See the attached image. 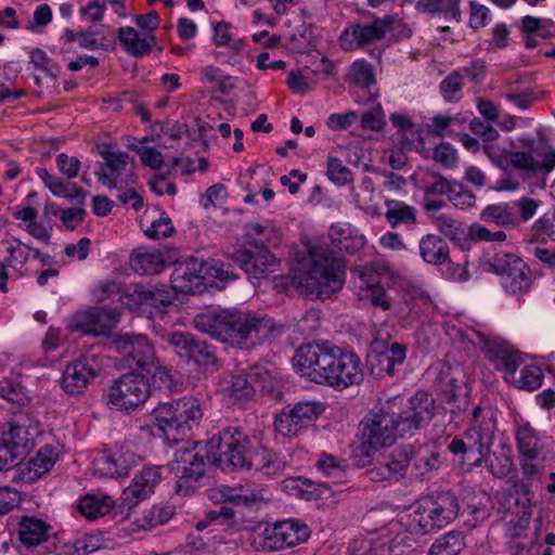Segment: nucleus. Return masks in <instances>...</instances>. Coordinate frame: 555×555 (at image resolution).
I'll use <instances>...</instances> for the list:
<instances>
[{"label":"nucleus","mask_w":555,"mask_h":555,"mask_svg":"<svg viewBox=\"0 0 555 555\" xmlns=\"http://www.w3.org/2000/svg\"><path fill=\"white\" fill-rule=\"evenodd\" d=\"M173 232L172 221L164 211H160L158 217L152 220L151 225L144 230V234L152 240L170 237Z\"/></svg>","instance_id":"680f3d73"},{"label":"nucleus","mask_w":555,"mask_h":555,"mask_svg":"<svg viewBox=\"0 0 555 555\" xmlns=\"http://www.w3.org/2000/svg\"><path fill=\"white\" fill-rule=\"evenodd\" d=\"M518 451L521 456L538 459L541 455L542 446L537 431L529 425L518 427L516 431Z\"/></svg>","instance_id":"c03bdc74"},{"label":"nucleus","mask_w":555,"mask_h":555,"mask_svg":"<svg viewBox=\"0 0 555 555\" xmlns=\"http://www.w3.org/2000/svg\"><path fill=\"white\" fill-rule=\"evenodd\" d=\"M435 410V400L424 391H417L408 400L390 398L361 421V443L367 452L390 447L398 438L414 435L433 418Z\"/></svg>","instance_id":"f257e3e1"},{"label":"nucleus","mask_w":555,"mask_h":555,"mask_svg":"<svg viewBox=\"0 0 555 555\" xmlns=\"http://www.w3.org/2000/svg\"><path fill=\"white\" fill-rule=\"evenodd\" d=\"M113 344L146 375L158 377L165 384L171 382L169 369L160 363L145 335L120 334L114 337Z\"/></svg>","instance_id":"0eeeda50"},{"label":"nucleus","mask_w":555,"mask_h":555,"mask_svg":"<svg viewBox=\"0 0 555 555\" xmlns=\"http://www.w3.org/2000/svg\"><path fill=\"white\" fill-rule=\"evenodd\" d=\"M92 473L98 477H115L117 468L114 464L112 452L102 451L94 455L92 460Z\"/></svg>","instance_id":"e2e57ef3"},{"label":"nucleus","mask_w":555,"mask_h":555,"mask_svg":"<svg viewBox=\"0 0 555 555\" xmlns=\"http://www.w3.org/2000/svg\"><path fill=\"white\" fill-rule=\"evenodd\" d=\"M204 261L196 258H188L178 262L170 276L171 287L181 294H194L204 289Z\"/></svg>","instance_id":"6ab92c4d"},{"label":"nucleus","mask_w":555,"mask_h":555,"mask_svg":"<svg viewBox=\"0 0 555 555\" xmlns=\"http://www.w3.org/2000/svg\"><path fill=\"white\" fill-rule=\"evenodd\" d=\"M411 453L410 447L393 450L367 470L369 478L374 482L400 480L409 466Z\"/></svg>","instance_id":"aec40b11"},{"label":"nucleus","mask_w":555,"mask_h":555,"mask_svg":"<svg viewBox=\"0 0 555 555\" xmlns=\"http://www.w3.org/2000/svg\"><path fill=\"white\" fill-rule=\"evenodd\" d=\"M63 38L66 42H77L80 48L87 50H99L105 48L104 39L100 38V31L92 28L80 31L65 29Z\"/></svg>","instance_id":"de8ad7c7"},{"label":"nucleus","mask_w":555,"mask_h":555,"mask_svg":"<svg viewBox=\"0 0 555 555\" xmlns=\"http://www.w3.org/2000/svg\"><path fill=\"white\" fill-rule=\"evenodd\" d=\"M385 218L391 228H396L401 223L414 224L416 222V210L414 207L401 201L386 199Z\"/></svg>","instance_id":"79ce46f5"},{"label":"nucleus","mask_w":555,"mask_h":555,"mask_svg":"<svg viewBox=\"0 0 555 555\" xmlns=\"http://www.w3.org/2000/svg\"><path fill=\"white\" fill-rule=\"evenodd\" d=\"M323 412L324 406L319 401H300L287 405L275 417V430L284 437L296 436L311 426Z\"/></svg>","instance_id":"ddd939ff"},{"label":"nucleus","mask_w":555,"mask_h":555,"mask_svg":"<svg viewBox=\"0 0 555 555\" xmlns=\"http://www.w3.org/2000/svg\"><path fill=\"white\" fill-rule=\"evenodd\" d=\"M328 237L334 247L350 254L362 248L365 243L364 236L349 223L333 224L330 228Z\"/></svg>","instance_id":"f704fd0d"},{"label":"nucleus","mask_w":555,"mask_h":555,"mask_svg":"<svg viewBox=\"0 0 555 555\" xmlns=\"http://www.w3.org/2000/svg\"><path fill=\"white\" fill-rule=\"evenodd\" d=\"M130 267L140 274H156L164 269L165 261L159 250L139 247L130 256Z\"/></svg>","instance_id":"e433bc0d"},{"label":"nucleus","mask_w":555,"mask_h":555,"mask_svg":"<svg viewBox=\"0 0 555 555\" xmlns=\"http://www.w3.org/2000/svg\"><path fill=\"white\" fill-rule=\"evenodd\" d=\"M348 79L361 88H369L375 81L372 65L364 59L356 60L349 68Z\"/></svg>","instance_id":"6e6d98bb"},{"label":"nucleus","mask_w":555,"mask_h":555,"mask_svg":"<svg viewBox=\"0 0 555 555\" xmlns=\"http://www.w3.org/2000/svg\"><path fill=\"white\" fill-rule=\"evenodd\" d=\"M119 300L130 310L139 308H156L167 307L171 304V300L164 292L159 289H146L144 287L133 286L129 288L125 294L119 296Z\"/></svg>","instance_id":"c85d7f7f"},{"label":"nucleus","mask_w":555,"mask_h":555,"mask_svg":"<svg viewBox=\"0 0 555 555\" xmlns=\"http://www.w3.org/2000/svg\"><path fill=\"white\" fill-rule=\"evenodd\" d=\"M548 241L555 242V212L542 216L531 227L530 242L546 243Z\"/></svg>","instance_id":"13d9d810"},{"label":"nucleus","mask_w":555,"mask_h":555,"mask_svg":"<svg viewBox=\"0 0 555 555\" xmlns=\"http://www.w3.org/2000/svg\"><path fill=\"white\" fill-rule=\"evenodd\" d=\"M116 309L92 308L76 312L70 319V327L86 335H107L119 322Z\"/></svg>","instance_id":"dca6fc26"},{"label":"nucleus","mask_w":555,"mask_h":555,"mask_svg":"<svg viewBox=\"0 0 555 555\" xmlns=\"http://www.w3.org/2000/svg\"><path fill=\"white\" fill-rule=\"evenodd\" d=\"M118 39L124 46L125 51L137 57L149 54L155 44V36L153 34L140 37L138 31L130 26L119 28Z\"/></svg>","instance_id":"4c0bfd02"},{"label":"nucleus","mask_w":555,"mask_h":555,"mask_svg":"<svg viewBox=\"0 0 555 555\" xmlns=\"http://www.w3.org/2000/svg\"><path fill=\"white\" fill-rule=\"evenodd\" d=\"M401 519L406 530L414 534L423 535L438 530L424 499L416 502Z\"/></svg>","instance_id":"c9c22d12"},{"label":"nucleus","mask_w":555,"mask_h":555,"mask_svg":"<svg viewBox=\"0 0 555 555\" xmlns=\"http://www.w3.org/2000/svg\"><path fill=\"white\" fill-rule=\"evenodd\" d=\"M390 121L398 129L397 135L401 138L402 149H411L417 135V130L412 120L404 114H392Z\"/></svg>","instance_id":"5fc2aeb1"},{"label":"nucleus","mask_w":555,"mask_h":555,"mask_svg":"<svg viewBox=\"0 0 555 555\" xmlns=\"http://www.w3.org/2000/svg\"><path fill=\"white\" fill-rule=\"evenodd\" d=\"M212 42L217 47H229L234 53H240L245 42L243 39H233L230 31L231 25L227 22H217L212 24Z\"/></svg>","instance_id":"3c124183"},{"label":"nucleus","mask_w":555,"mask_h":555,"mask_svg":"<svg viewBox=\"0 0 555 555\" xmlns=\"http://www.w3.org/2000/svg\"><path fill=\"white\" fill-rule=\"evenodd\" d=\"M164 339L180 358L189 359L197 337L189 332L176 331L166 334Z\"/></svg>","instance_id":"603ef678"},{"label":"nucleus","mask_w":555,"mask_h":555,"mask_svg":"<svg viewBox=\"0 0 555 555\" xmlns=\"http://www.w3.org/2000/svg\"><path fill=\"white\" fill-rule=\"evenodd\" d=\"M150 396V386L143 376L129 373L119 377L109 388L108 403L119 411H133Z\"/></svg>","instance_id":"f8f14e48"},{"label":"nucleus","mask_w":555,"mask_h":555,"mask_svg":"<svg viewBox=\"0 0 555 555\" xmlns=\"http://www.w3.org/2000/svg\"><path fill=\"white\" fill-rule=\"evenodd\" d=\"M29 64L34 66L35 72L44 77L55 79L59 75L57 65L41 49H34L29 52Z\"/></svg>","instance_id":"bf43d9fd"},{"label":"nucleus","mask_w":555,"mask_h":555,"mask_svg":"<svg viewBox=\"0 0 555 555\" xmlns=\"http://www.w3.org/2000/svg\"><path fill=\"white\" fill-rule=\"evenodd\" d=\"M204 287L206 285H215L217 287H222L227 282L232 281L236 278L233 271H231L228 266L220 261H204Z\"/></svg>","instance_id":"49530a36"},{"label":"nucleus","mask_w":555,"mask_h":555,"mask_svg":"<svg viewBox=\"0 0 555 555\" xmlns=\"http://www.w3.org/2000/svg\"><path fill=\"white\" fill-rule=\"evenodd\" d=\"M30 258H40L43 261L39 250L33 249L15 237H8L0 242V267L3 270L15 275H22Z\"/></svg>","instance_id":"a211bd4d"},{"label":"nucleus","mask_w":555,"mask_h":555,"mask_svg":"<svg viewBox=\"0 0 555 555\" xmlns=\"http://www.w3.org/2000/svg\"><path fill=\"white\" fill-rule=\"evenodd\" d=\"M481 217L485 221L494 222L503 227L516 224L514 208L506 203L487 206L482 210Z\"/></svg>","instance_id":"8fccbe9b"},{"label":"nucleus","mask_w":555,"mask_h":555,"mask_svg":"<svg viewBox=\"0 0 555 555\" xmlns=\"http://www.w3.org/2000/svg\"><path fill=\"white\" fill-rule=\"evenodd\" d=\"M464 546L463 534L459 531H450L431 544L429 555H459Z\"/></svg>","instance_id":"a18cd8bd"},{"label":"nucleus","mask_w":555,"mask_h":555,"mask_svg":"<svg viewBox=\"0 0 555 555\" xmlns=\"http://www.w3.org/2000/svg\"><path fill=\"white\" fill-rule=\"evenodd\" d=\"M59 457L53 447L46 446L40 448L36 455L28 462V479L36 480L47 474L56 463Z\"/></svg>","instance_id":"a19ab883"},{"label":"nucleus","mask_w":555,"mask_h":555,"mask_svg":"<svg viewBox=\"0 0 555 555\" xmlns=\"http://www.w3.org/2000/svg\"><path fill=\"white\" fill-rule=\"evenodd\" d=\"M357 274V287L365 293L363 296L367 298L373 306L384 311L389 310L391 308L390 297L384 287L378 284L374 271L370 268H362Z\"/></svg>","instance_id":"2f4dec72"},{"label":"nucleus","mask_w":555,"mask_h":555,"mask_svg":"<svg viewBox=\"0 0 555 555\" xmlns=\"http://www.w3.org/2000/svg\"><path fill=\"white\" fill-rule=\"evenodd\" d=\"M326 175L327 178L337 185H345L353 180L352 172L344 166L343 162L333 155L327 156Z\"/></svg>","instance_id":"052dcab7"},{"label":"nucleus","mask_w":555,"mask_h":555,"mask_svg":"<svg viewBox=\"0 0 555 555\" xmlns=\"http://www.w3.org/2000/svg\"><path fill=\"white\" fill-rule=\"evenodd\" d=\"M293 281L305 294L330 297L345 283L344 266L326 247L311 246L298 260Z\"/></svg>","instance_id":"7ed1b4c3"},{"label":"nucleus","mask_w":555,"mask_h":555,"mask_svg":"<svg viewBox=\"0 0 555 555\" xmlns=\"http://www.w3.org/2000/svg\"><path fill=\"white\" fill-rule=\"evenodd\" d=\"M337 352L338 347L328 341L306 344L297 349L294 367L311 382L327 386Z\"/></svg>","instance_id":"423d86ee"},{"label":"nucleus","mask_w":555,"mask_h":555,"mask_svg":"<svg viewBox=\"0 0 555 555\" xmlns=\"http://www.w3.org/2000/svg\"><path fill=\"white\" fill-rule=\"evenodd\" d=\"M543 377V371L540 366L529 364L521 369L518 378L515 377V380H511L509 383H514L519 389L532 391L541 387Z\"/></svg>","instance_id":"4d7b16f0"},{"label":"nucleus","mask_w":555,"mask_h":555,"mask_svg":"<svg viewBox=\"0 0 555 555\" xmlns=\"http://www.w3.org/2000/svg\"><path fill=\"white\" fill-rule=\"evenodd\" d=\"M315 82H318V78L312 77L309 68L304 72L292 70L288 73L287 85L294 93L304 94Z\"/></svg>","instance_id":"338daca9"},{"label":"nucleus","mask_w":555,"mask_h":555,"mask_svg":"<svg viewBox=\"0 0 555 555\" xmlns=\"http://www.w3.org/2000/svg\"><path fill=\"white\" fill-rule=\"evenodd\" d=\"M380 344L375 341L373 344V350L375 352L373 363L374 369H377V374H386L392 376L396 373V367L401 365L406 357V347L403 344L397 341L391 343L379 350Z\"/></svg>","instance_id":"c756f323"},{"label":"nucleus","mask_w":555,"mask_h":555,"mask_svg":"<svg viewBox=\"0 0 555 555\" xmlns=\"http://www.w3.org/2000/svg\"><path fill=\"white\" fill-rule=\"evenodd\" d=\"M115 505V501L107 494H87L78 504V512L88 519H94L108 514Z\"/></svg>","instance_id":"ea45409f"},{"label":"nucleus","mask_w":555,"mask_h":555,"mask_svg":"<svg viewBox=\"0 0 555 555\" xmlns=\"http://www.w3.org/2000/svg\"><path fill=\"white\" fill-rule=\"evenodd\" d=\"M208 459L224 472L253 467L254 455L248 437L236 427L224 429L208 442Z\"/></svg>","instance_id":"39448f33"},{"label":"nucleus","mask_w":555,"mask_h":555,"mask_svg":"<svg viewBox=\"0 0 555 555\" xmlns=\"http://www.w3.org/2000/svg\"><path fill=\"white\" fill-rule=\"evenodd\" d=\"M50 526L35 516H24L18 522V540L22 547L33 548L49 538Z\"/></svg>","instance_id":"473e14b6"},{"label":"nucleus","mask_w":555,"mask_h":555,"mask_svg":"<svg viewBox=\"0 0 555 555\" xmlns=\"http://www.w3.org/2000/svg\"><path fill=\"white\" fill-rule=\"evenodd\" d=\"M330 372L327 386L343 390L352 385L360 384L363 379V369L360 358L353 352H338Z\"/></svg>","instance_id":"f3484780"},{"label":"nucleus","mask_w":555,"mask_h":555,"mask_svg":"<svg viewBox=\"0 0 555 555\" xmlns=\"http://www.w3.org/2000/svg\"><path fill=\"white\" fill-rule=\"evenodd\" d=\"M429 512L439 529L444 528L459 515V502L452 492H439L436 495L424 498Z\"/></svg>","instance_id":"a878e982"},{"label":"nucleus","mask_w":555,"mask_h":555,"mask_svg":"<svg viewBox=\"0 0 555 555\" xmlns=\"http://www.w3.org/2000/svg\"><path fill=\"white\" fill-rule=\"evenodd\" d=\"M391 23V18L375 20L371 24L353 25L344 29L340 35V47L345 51H353L365 43L382 39Z\"/></svg>","instance_id":"412c9836"},{"label":"nucleus","mask_w":555,"mask_h":555,"mask_svg":"<svg viewBox=\"0 0 555 555\" xmlns=\"http://www.w3.org/2000/svg\"><path fill=\"white\" fill-rule=\"evenodd\" d=\"M195 330L232 347L249 349L274 335L272 319L238 309H208L193 319Z\"/></svg>","instance_id":"f03ea898"},{"label":"nucleus","mask_w":555,"mask_h":555,"mask_svg":"<svg viewBox=\"0 0 555 555\" xmlns=\"http://www.w3.org/2000/svg\"><path fill=\"white\" fill-rule=\"evenodd\" d=\"M463 75L455 70L441 80L439 90L447 102L455 103L463 98Z\"/></svg>","instance_id":"864d4df0"},{"label":"nucleus","mask_w":555,"mask_h":555,"mask_svg":"<svg viewBox=\"0 0 555 555\" xmlns=\"http://www.w3.org/2000/svg\"><path fill=\"white\" fill-rule=\"evenodd\" d=\"M482 150L489 159L499 167L503 165L508 156L513 167L531 173L548 175L555 169V149L550 146L541 151H534V155L529 152H508L491 142L486 143Z\"/></svg>","instance_id":"1a4fd4ad"},{"label":"nucleus","mask_w":555,"mask_h":555,"mask_svg":"<svg viewBox=\"0 0 555 555\" xmlns=\"http://www.w3.org/2000/svg\"><path fill=\"white\" fill-rule=\"evenodd\" d=\"M102 156L105 162L101 164L95 171L98 181L108 189H116L118 188L122 172L128 166L129 155L120 151H105L102 153Z\"/></svg>","instance_id":"393cba45"},{"label":"nucleus","mask_w":555,"mask_h":555,"mask_svg":"<svg viewBox=\"0 0 555 555\" xmlns=\"http://www.w3.org/2000/svg\"><path fill=\"white\" fill-rule=\"evenodd\" d=\"M220 499L237 506L249 507L266 500V490L254 483L227 486L217 488Z\"/></svg>","instance_id":"cd10ccee"},{"label":"nucleus","mask_w":555,"mask_h":555,"mask_svg":"<svg viewBox=\"0 0 555 555\" xmlns=\"http://www.w3.org/2000/svg\"><path fill=\"white\" fill-rule=\"evenodd\" d=\"M420 256L422 259L431 266H439L444 263L450 256V250L447 242L435 234H427L420 240L418 243Z\"/></svg>","instance_id":"58836bf2"},{"label":"nucleus","mask_w":555,"mask_h":555,"mask_svg":"<svg viewBox=\"0 0 555 555\" xmlns=\"http://www.w3.org/2000/svg\"><path fill=\"white\" fill-rule=\"evenodd\" d=\"M169 469L179 479L176 492L186 495L191 488L189 482L198 480L205 473L204 456L196 447L178 449L169 463Z\"/></svg>","instance_id":"4468645a"},{"label":"nucleus","mask_w":555,"mask_h":555,"mask_svg":"<svg viewBox=\"0 0 555 555\" xmlns=\"http://www.w3.org/2000/svg\"><path fill=\"white\" fill-rule=\"evenodd\" d=\"M489 267L500 276L501 285L511 295L526 293L531 287V271L515 254L499 251L489 260Z\"/></svg>","instance_id":"9d476101"},{"label":"nucleus","mask_w":555,"mask_h":555,"mask_svg":"<svg viewBox=\"0 0 555 555\" xmlns=\"http://www.w3.org/2000/svg\"><path fill=\"white\" fill-rule=\"evenodd\" d=\"M448 199L457 208L466 209L475 204V195L462 183L453 180Z\"/></svg>","instance_id":"69168bd1"},{"label":"nucleus","mask_w":555,"mask_h":555,"mask_svg":"<svg viewBox=\"0 0 555 555\" xmlns=\"http://www.w3.org/2000/svg\"><path fill=\"white\" fill-rule=\"evenodd\" d=\"M273 227L269 223L251 222L247 224L246 234L250 248L242 247L235 249L231 256L249 279L259 281L274 273L280 268V261L268 249L266 242H270L268 232H273Z\"/></svg>","instance_id":"20e7f679"},{"label":"nucleus","mask_w":555,"mask_h":555,"mask_svg":"<svg viewBox=\"0 0 555 555\" xmlns=\"http://www.w3.org/2000/svg\"><path fill=\"white\" fill-rule=\"evenodd\" d=\"M201 80L206 85H210L223 94L229 93L234 88L232 77L224 74L222 69L214 65H207L201 69Z\"/></svg>","instance_id":"09e8293b"},{"label":"nucleus","mask_w":555,"mask_h":555,"mask_svg":"<svg viewBox=\"0 0 555 555\" xmlns=\"http://www.w3.org/2000/svg\"><path fill=\"white\" fill-rule=\"evenodd\" d=\"M2 439L24 456L35 444L34 437L29 429L26 426L15 423L9 424L8 429L3 433Z\"/></svg>","instance_id":"37998d69"},{"label":"nucleus","mask_w":555,"mask_h":555,"mask_svg":"<svg viewBox=\"0 0 555 555\" xmlns=\"http://www.w3.org/2000/svg\"><path fill=\"white\" fill-rule=\"evenodd\" d=\"M162 478L159 467H144L138 473L131 483L122 491L120 500L125 508H132L147 499L155 490Z\"/></svg>","instance_id":"4be33fe9"},{"label":"nucleus","mask_w":555,"mask_h":555,"mask_svg":"<svg viewBox=\"0 0 555 555\" xmlns=\"http://www.w3.org/2000/svg\"><path fill=\"white\" fill-rule=\"evenodd\" d=\"M112 454L114 455V464L117 468V477L127 476L140 460L131 450L117 449Z\"/></svg>","instance_id":"774afa93"},{"label":"nucleus","mask_w":555,"mask_h":555,"mask_svg":"<svg viewBox=\"0 0 555 555\" xmlns=\"http://www.w3.org/2000/svg\"><path fill=\"white\" fill-rule=\"evenodd\" d=\"M219 392L228 404H243L254 397L256 387L243 374L224 375L218 385Z\"/></svg>","instance_id":"b1692460"},{"label":"nucleus","mask_w":555,"mask_h":555,"mask_svg":"<svg viewBox=\"0 0 555 555\" xmlns=\"http://www.w3.org/2000/svg\"><path fill=\"white\" fill-rule=\"evenodd\" d=\"M495 428L496 418L491 406L477 405L473 409L464 437L469 442L473 452L476 453L474 465H480L489 455Z\"/></svg>","instance_id":"9b49d317"},{"label":"nucleus","mask_w":555,"mask_h":555,"mask_svg":"<svg viewBox=\"0 0 555 555\" xmlns=\"http://www.w3.org/2000/svg\"><path fill=\"white\" fill-rule=\"evenodd\" d=\"M189 360H193L196 364L202 366L214 365L217 362L215 348L197 338Z\"/></svg>","instance_id":"0e129e2a"},{"label":"nucleus","mask_w":555,"mask_h":555,"mask_svg":"<svg viewBox=\"0 0 555 555\" xmlns=\"http://www.w3.org/2000/svg\"><path fill=\"white\" fill-rule=\"evenodd\" d=\"M283 490L289 495L306 501L328 500L332 490L324 483H315L308 479L289 478L283 481Z\"/></svg>","instance_id":"7c9ffc66"},{"label":"nucleus","mask_w":555,"mask_h":555,"mask_svg":"<svg viewBox=\"0 0 555 555\" xmlns=\"http://www.w3.org/2000/svg\"><path fill=\"white\" fill-rule=\"evenodd\" d=\"M485 354L498 371L504 373L506 382L515 380L516 371L522 363V359L516 350L506 344L492 341L486 345Z\"/></svg>","instance_id":"5701e85b"},{"label":"nucleus","mask_w":555,"mask_h":555,"mask_svg":"<svg viewBox=\"0 0 555 555\" xmlns=\"http://www.w3.org/2000/svg\"><path fill=\"white\" fill-rule=\"evenodd\" d=\"M179 424L176 425L181 439L188 436L194 426H197L203 417V409L198 399L184 397L176 401Z\"/></svg>","instance_id":"72a5a7b5"},{"label":"nucleus","mask_w":555,"mask_h":555,"mask_svg":"<svg viewBox=\"0 0 555 555\" xmlns=\"http://www.w3.org/2000/svg\"><path fill=\"white\" fill-rule=\"evenodd\" d=\"M101 359L93 353L80 356L66 365L61 386L68 395L81 393L101 371Z\"/></svg>","instance_id":"2eb2a0df"},{"label":"nucleus","mask_w":555,"mask_h":555,"mask_svg":"<svg viewBox=\"0 0 555 555\" xmlns=\"http://www.w3.org/2000/svg\"><path fill=\"white\" fill-rule=\"evenodd\" d=\"M152 418L154 435H158L169 442L181 440V435L176 429V425L179 424L176 402L158 404L152 412Z\"/></svg>","instance_id":"bb28decb"},{"label":"nucleus","mask_w":555,"mask_h":555,"mask_svg":"<svg viewBox=\"0 0 555 555\" xmlns=\"http://www.w3.org/2000/svg\"><path fill=\"white\" fill-rule=\"evenodd\" d=\"M310 535L308 526L299 519L289 518L266 526L261 532H255L250 544L256 551H276L305 542Z\"/></svg>","instance_id":"6e6552de"}]
</instances>
